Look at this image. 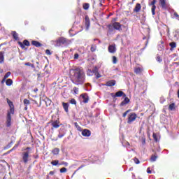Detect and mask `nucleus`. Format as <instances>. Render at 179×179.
I'll return each instance as SVG.
<instances>
[{
    "label": "nucleus",
    "mask_w": 179,
    "mask_h": 179,
    "mask_svg": "<svg viewBox=\"0 0 179 179\" xmlns=\"http://www.w3.org/2000/svg\"><path fill=\"white\" fill-rule=\"evenodd\" d=\"M49 174H50V176H54V174H55V172H54V171H50V172L49 173Z\"/></svg>",
    "instance_id": "obj_54"
},
{
    "label": "nucleus",
    "mask_w": 179,
    "mask_h": 179,
    "mask_svg": "<svg viewBox=\"0 0 179 179\" xmlns=\"http://www.w3.org/2000/svg\"><path fill=\"white\" fill-rule=\"evenodd\" d=\"M71 79L75 85L85 83V71L80 68L71 70Z\"/></svg>",
    "instance_id": "obj_1"
},
{
    "label": "nucleus",
    "mask_w": 179,
    "mask_h": 179,
    "mask_svg": "<svg viewBox=\"0 0 179 179\" xmlns=\"http://www.w3.org/2000/svg\"><path fill=\"white\" fill-rule=\"evenodd\" d=\"M80 97L83 99V103H88L89 102V96L87 94H83L80 95Z\"/></svg>",
    "instance_id": "obj_10"
},
{
    "label": "nucleus",
    "mask_w": 179,
    "mask_h": 179,
    "mask_svg": "<svg viewBox=\"0 0 179 179\" xmlns=\"http://www.w3.org/2000/svg\"><path fill=\"white\" fill-rule=\"evenodd\" d=\"M156 0H153L152 2H151V5H152V8H151V10H152V14L154 15H156V13H155V10H156Z\"/></svg>",
    "instance_id": "obj_11"
},
{
    "label": "nucleus",
    "mask_w": 179,
    "mask_h": 179,
    "mask_svg": "<svg viewBox=\"0 0 179 179\" xmlns=\"http://www.w3.org/2000/svg\"><path fill=\"white\" fill-rule=\"evenodd\" d=\"M22 160L25 164L29 162V152H24L22 153Z\"/></svg>",
    "instance_id": "obj_8"
},
{
    "label": "nucleus",
    "mask_w": 179,
    "mask_h": 179,
    "mask_svg": "<svg viewBox=\"0 0 179 179\" xmlns=\"http://www.w3.org/2000/svg\"><path fill=\"white\" fill-rule=\"evenodd\" d=\"M164 101H166V99H164V97H161L160 98V103H162V104H163V103L164 102Z\"/></svg>",
    "instance_id": "obj_45"
},
{
    "label": "nucleus",
    "mask_w": 179,
    "mask_h": 179,
    "mask_svg": "<svg viewBox=\"0 0 179 179\" xmlns=\"http://www.w3.org/2000/svg\"><path fill=\"white\" fill-rule=\"evenodd\" d=\"M108 50L110 54H114L115 52H116L117 48L115 47V44L110 45Z\"/></svg>",
    "instance_id": "obj_7"
},
{
    "label": "nucleus",
    "mask_w": 179,
    "mask_h": 179,
    "mask_svg": "<svg viewBox=\"0 0 179 179\" xmlns=\"http://www.w3.org/2000/svg\"><path fill=\"white\" fill-rule=\"evenodd\" d=\"M134 161L136 164H139V163H141L138 158H134Z\"/></svg>",
    "instance_id": "obj_38"
},
{
    "label": "nucleus",
    "mask_w": 179,
    "mask_h": 179,
    "mask_svg": "<svg viewBox=\"0 0 179 179\" xmlns=\"http://www.w3.org/2000/svg\"><path fill=\"white\" fill-rule=\"evenodd\" d=\"M85 26L86 30H89V27H90V20H89V17L85 16Z\"/></svg>",
    "instance_id": "obj_15"
},
{
    "label": "nucleus",
    "mask_w": 179,
    "mask_h": 179,
    "mask_svg": "<svg viewBox=\"0 0 179 179\" xmlns=\"http://www.w3.org/2000/svg\"><path fill=\"white\" fill-rule=\"evenodd\" d=\"M157 159V156L156 155H152L150 159L151 162H156Z\"/></svg>",
    "instance_id": "obj_33"
},
{
    "label": "nucleus",
    "mask_w": 179,
    "mask_h": 179,
    "mask_svg": "<svg viewBox=\"0 0 179 179\" xmlns=\"http://www.w3.org/2000/svg\"><path fill=\"white\" fill-rule=\"evenodd\" d=\"M60 173H66V168H62L60 169Z\"/></svg>",
    "instance_id": "obj_41"
},
{
    "label": "nucleus",
    "mask_w": 179,
    "mask_h": 179,
    "mask_svg": "<svg viewBox=\"0 0 179 179\" xmlns=\"http://www.w3.org/2000/svg\"><path fill=\"white\" fill-rule=\"evenodd\" d=\"M18 145H15L12 150H10V152H12V150H14V149H16V148H17Z\"/></svg>",
    "instance_id": "obj_55"
},
{
    "label": "nucleus",
    "mask_w": 179,
    "mask_h": 179,
    "mask_svg": "<svg viewBox=\"0 0 179 179\" xmlns=\"http://www.w3.org/2000/svg\"><path fill=\"white\" fill-rule=\"evenodd\" d=\"M52 153L53 155H58L59 153V149L58 148H55L53 150H52Z\"/></svg>",
    "instance_id": "obj_29"
},
{
    "label": "nucleus",
    "mask_w": 179,
    "mask_h": 179,
    "mask_svg": "<svg viewBox=\"0 0 179 179\" xmlns=\"http://www.w3.org/2000/svg\"><path fill=\"white\" fill-rule=\"evenodd\" d=\"M173 16H175V17H179V15L177 13H174Z\"/></svg>",
    "instance_id": "obj_53"
},
{
    "label": "nucleus",
    "mask_w": 179,
    "mask_h": 179,
    "mask_svg": "<svg viewBox=\"0 0 179 179\" xmlns=\"http://www.w3.org/2000/svg\"><path fill=\"white\" fill-rule=\"evenodd\" d=\"M27 149H30V148H27Z\"/></svg>",
    "instance_id": "obj_64"
},
{
    "label": "nucleus",
    "mask_w": 179,
    "mask_h": 179,
    "mask_svg": "<svg viewBox=\"0 0 179 179\" xmlns=\"http://www.w3.org/2000/svg\"><path fill=\"white\" fill-rule=\"evenodd\" d=\"M147 173H148V174H152V171H150V168H148V169H147Z\"/></svg>",
    "instance_id": "obj_51"
},
{
    "label": "nucleus",
    "mask_w": 179,
    "mask_h": 179,
    "mask_svg": "<svg viewBox=\"0 0 179 179\" xmlns=\"http://www.w3.org/2000/svg\"><path fill=\"white\" fill-rule=\"evenodd\" d=\"M141 8H142V7L141 6V4L137 3V4L136 5L135 8H134V12H139V10H141Z\"/></svg>",
    "instance_id": "obj_25"
},
{
    "label": "nucleus",
    "mask_w": 179,
    "mask_h": 179,
    "mask_svg": "<svg viewBox=\"0 0 179 179\" xmlns=\"http://www.w3.org/2000/svg\"><path fill=\"white\" fill-rule=\"evenodd\" d=\"M5 59V57L3 56V52H0V64H2Z\"/></svg>",
    "instance_id": "obj_26"
},
{
    "label": "nucleus",
    "mask_w": 179,
    "mask_h": 179,
    "mask_svg": "<svg viewBox=\"0 0 179 179\" xmlns=\"http://www.w3.org/2000/svg\"><path fill=\"white\" fill-rule=\"evenodd\" d=\"M23 44L24 45H27V47H29V45H30V43L27 40H24Z\"/></svg>",
    "instance_id": "obj_36"
},
{
    "label": "nucleus",
    "mask_w": 179,
    "mask_h": 179,
    "mask_svg": "<svg viewBox=\"0 0 179 179\" xmlns=\"http://www.w3.org/2000/svg\"><path fill=\"white\" fill-rule=\"evenodd\" d=\"M24 110H27V106H25Z\"/></svg>",
    "instance_id": "obj_58"
},
{
    "label": "nucleus",
    "mask_w": 179,
    "mask_h": 179,
    "mask_svg": "<svg viewBox=\"0 0 179 179\" xmlns=\"http://www.w3.org/2000/svg\"><path fill=\"white\" fill-rule=\"evenodd\" d=\"M136 117H138V115H136L135 113H131L128 115L127 124H132V122L136 120Z\"/></svg>",
    "instance_id": "obj_3"
},
{
    "label": "nucleus",
    "mask_w": 179,
    "mask_h": 179,
    "mask_svg": "<svg viewBox=\"0 0 179 179\" xmlns=\"http://www.w3.org/2000/svg\"><path fill=\"white\" fill-rule=\"evenodd\" d=\"M47 178H48V179L49 178V176H47Z\"/></svg>",
    "instance_id": "obj_63"
},
{
    "label": "nucleus",
    "mask_w": 179,
    "mask_h": 179,
    "mask_svg": "<svg viewBox=\"0 0 179 179\" xmlns=\"http://www.w3.org/2000/svg\"><path fill=\"white\" fill-rule=\"evenodd\" d=\"M142 68L141 67H137L134 69V72L135 73H136L137 75H138L139 73H141L142 72Z\"/></svg>",
    "instance_id": "obj_23"
},
{
    "label": "nucleus",
    "mask_w": 179,
    "mask_h": 179,
    "mask_svg": "<svg viewBox=\"0 0 179 179\" xmlns=\"http://www.w3.org/2000/svg\"><path fill=\"white\" fill-rule=\"evenodd\" d=\"M48 103H49V104H50L51 103V101H48Z\"/></svg>",
    "instance_id": "obj_61"
},
{
    "label": "nucleus",
    "mask_w": 179,
    "mask_h": 179,
    "mask_svg": "<svg viewBox=\"0 0 179 179\" xmlns=\"http://www.w3.org/2000/svg\"><path fill=\"white\" fill-rule=\"evenodd\" d=\"M65 166V167H68V162H62L60 164H59V166Z\"/></svg>",
    "instance_id": "obj_35"
},
{
    "label": "nucleus",
    "mask_w": 179,
    "mask_h": 179,
    "mask_svg": "<svg viewBox=\"0 0 179 179\" xmlns=\"http://www.w3.org/2000/svg\"><path fill=\"white\" fill-rule=\"evenodd\" d=\"M10 73H11L10 71H8V72H7L5 74V76H4V77H3V80H2V83H3V82H5V80H6V79H8V78H9L10 76Z\"/></svg>",
    "instance_id": "obj_19"
},
{
    "label": "nucleus",
    "mask_w": 179,
    "mask_h": 179,
    "mask_svg": "<svg viewBox=\"0 0 179 179\" xmlns=\"http://www.w3.org/2000/svg\"><path fill=\"white\" fill-rule=\"evenodd\" d=\"M31 44L35 47H41V43H40L38 41H34L31 42Z\"/></svg>",
    "instance_id": "obj_21"
},
{
    "label": "nucleus",
    "mask_w": 179,
    "mask_h": 179,
    "mask_svg": "<svg viewBox=\"0 0 179 179\" xmlns=\"http://www.w3.org/2000/svg\"><path fill=\"white\" fill-rule=\"evenodd\" d=\"M115 83H116L115 80H111L108 81L106 84H103V86H109V87L115 86Z\"/></svg>",
    "instance_id": "obj_12"
},
{
    "label": "nucleus",
    "mask_w": 179,
    "mask_h": 179,
    "mask_svg": "<svg viewBox=\"0 0 179 179\" xmlns=\"http://www.w3.org/2000/svg\"><path fill=\"white\" fill-rule=\"evenodd\" d=\"M71 104H76V100H75L74 99H72L70 101Z\"/></svg>",
    "instance_id": "obj_43"
},
{
    "label": "nucleus",
    "mask_w": 179,
    "mask_h": 179,
    "mask_svg": "<svg viewBox=\"0 0 179 179\" xmlns=\"http://www.w3.org/2000/svg\"><path fill=\"white\" fill-rule=\"evenodd\" d=\"M27 66H31V68H34V64L30 63V62H27L24 64Z\"/></svg>",
    "instance_id": "obj_34"
},
{
    "label": "nucleus",
    "mask_w": 179,
    "mask_h": 179,
    "mask_svg": "<svg viewBox=\"0 0 179 179\" xmlns=\"http://www.w3.org/2000/svg\"><path fill=\"white\" fill-rule=\"evenodd\" d=\"M75 125H76V127H78V123L76 122V123H75Z\"/></svg>",
    "instance_id": "obj_60"
},
{
    "label": "nucleus",
    "mask_w": 179,
    "mask_h": 179,
    "mask_svg": "<svg viewBox=\"0 0 179 179\" xmlns=\"http://www.w3.org/2000/svg\"><path fill=\"white\" fill-rule=\"evenodd\" d=\"M128 103H129V98L125 96L124 101L121 102L120 106H127V104H128Z\"/></svg>",
    "instance_id": "obj_16"
},
{
    "label": "nucleus",
    "mask_w": 179,
    "mask_h": 179,
    "mask_svg": "<svg viewBox=\"0 0 179 179\" xmlns=\"http://www.w3.org/2000/svg\"><path fill=\"white\" fill-rule=\"evenodd\" d=\"M129 113V110H127L126 112H124V113H123V117H127V115H128Z\"/></svg>",
    "instance_id": "obj_49"
},
{
    "label": "nucleus",
    "mask_w": 179,
    "mask_h": 179,
    "mask_svg": "<svg viewBox=\"0 0 179 179\" xmlns=\"http://www.w3.org/2000/svg\"><path fill=\"white\" fill-rule=\"evenodd\" d=\"M152 136H153V138L155 139V141H156V142H157V135H156V134L154 133Z\"/></svg>",
    "instance_id": "obj_46"
},
{
    "label": "nucleus",
    "mask_w": 179,
    "mask_h": 179,
    "mask_svg": "<svg viewBox=\"0 0 179 179\" xmlns=\"http://www.w3.org/2000/svg\"><path fill=\"white\" fill-rule=\"evenodd\" d=\"M159 5L162 6V9H167L169 3H167V0H159Z\"/></svg>",
    "instance_id": "obj_6"
},
{
    "label": "nucleus",
    "mask_w": 179,
    "mask_h": 179,
    "mask_svg": "<svg viewBox=\"0 0 179 179\" xmlns=\"http://www.w3.org/2000/svg\"><path fill=\"white\" fill-rule=\"evenodd\" d=\"M113 64H117V57H113Z\"/></svg>",
    "instance_id": "obj_39"
},
{
    "label": "nucleus",
    "mask_w": 179,
    "mask_h": 179,
    "mask_svg": "<svg viewBox=\"0 0 179 179\" xmlns=\"http://www.w3.org/2000/svg\"><path fill=\"white\" fill-rule=\"evenodd\" d=\"M175 36L178 37V34H177V31H176Z\"/></svg>",
    "instance_id": "obj_57"
},
{
    "label": "nucleus",
    "mask_w": 179,
    "mask_h": 179,
    "mask_svg": "<svg viewBox=\"0 0 179 179\" xmlns=\"http://www.w3.org/2000/svg\"><path fill=\"white\" fill-rule=\"evenodd\" d=\"M62 106H63V108L64 109V111H66V113H68L69 111L68 108H69V103L63 102Z\"/></svg>",
    "instance_id": "obj_17"
},
{
    "label": "nucleus",
    "mask_w": 179,
    "mask_h": 179,
    "mask_svg": "<svg viewBox=\"0 0 179 179\" xmlns=\"http://www.w3.org/2000/svg\"><path fill=\"white\" fill-rule=\"evenodd\" d=\"M12 35L13 38H15V40H19V35L17 34V33H16V31H13L12 32Z\"/></svg>",
    "instance_id": "obj_24"
},
{
    "label": "nucleus",
    "mask_w": 179,
    "mask_h": 179,
    "mask_svg": "<svg viewBox=\"0 0 179 179\" xmlns=\"http://www.w3.org/2000/svg\"><path fill=\"white\" fill-rule=\"evenodd\" d=\"M169 45L171 47V51H173V49L177 47V43H176V42H171L169 43Z\"/></svg>",
    "instance_id": "obj_22"
},
{
    "label": "nucleus",
    "mask_w": 179,
    "mask_h": 179,
    "mask_svg": "<svg viewBox=\"0 0 179 179\" xmlns=\"http://www.w3.org/2000/svg\"><path fill=\"white\" fill-rule=\"evenodd\" d=\"M12 113L8 112L7 113V117H6V124L7 127H10L12 125V116L10 115Z\"/></svg>",
    "instance_id": "obj_5"
},
{
    "label": "nucleus",
    "mask_w": 179,
    "mask_h": 179,
    "mask_svg": "<svg viewBox=\"0 0 179 179\" xmlns=\"http://www.w3.org/2000/svg\"><path fill=\"white\" fill-rule=\"evenodd\" d=\"M97 78H100V76H97Z\"/></svg>",
    "instance_id": "obj_62"
},
{
    "label": "nucleus",
    "mask_w": 179,
    "mask_h": 179,
    "mask_svg": "<svg viewBox=\"0 0 179 179\" xmlns=\"http://www.w3.org/2000/svg\"><path fill=\"white\" fill-rule=\"evenodd\" d=\"M110 96L113 97V99H115V97H117V96H115V94H114V93H111V94H110Z\"/></svg>",
    "instance_id": "obj_52"
},
{
    "label": "nucleus",
    "mask_w": 179,
    "mask_h": 179,
    "mask_svg": "<svg viewBox=\"0 0 179 179\" xmlns=\"http://www.w3.org/2000/svg\"><path fill=\"white\" fill-rule=\"evenodd\" d=\"M52 129H54V128H59V122L58 121H55L52 123Z\"/></svg>",
    "instance_id": "obj_18"
},
{
    "label": "nucleus",
    "mask_w": 179,
    "mask_h": 179,
    "mask_svg": "<svg viewBox=\"0 0 179 179\" xmlns=\"http://www.w3.org/2000/svg\"><path fill=\"white\" fill-rule=\"evenodd\" d=\"M18 44L21 47V48H24V43H22V42H18Z\"/></svg>",
    "instance_id": "obj_40"
},
{
    "label": "nucleus",
    "mask_w": 179,
    "mask_h": 179,
    "mask_svg": "<svg viewBox=\"0 0 179 179\" xmlns=\"http://www.w3.org/2000/svg\"><path fill=\"white\" fill-rule=\"evenodd\" d=\"M63 136H64V134H59L58 135V138H63Z\"/></svg>",
    "instance_id": "obj_56"
},
{
    "label": "nucleus",
    "mask_w": 179,
    "mask_h": 179,
    "mask_svg": "<svg viewBox=\"0 0 179 179\" xmlns=\"http://www.w3.org/2000/svg\"><path fill=\"white\" fill-rule=\"evenodd\" d=\"M30 104V101L29 99H24V105L29 106Z\"/></svg>",
    "instance_id": "obj_30"
},
{
    "label": "nucleus",
    "mask_w": 179,
    "mask_h": 179,
    "mask_svg": "<svg viewBox=\"0 0 179 179\" xmlns=\"http://www.w3.org/2000/svg\"><path fill=\"white\" fill-rule=\"evenodd\" d=\"M113 26L115 30H119V31L122 30V28H121V24L120 22H114Z\"/></svg>",
    "instance_id": "obj_9"
},
{
    "label": "nucleus",
    "mask_w": 179,
    "mask_h": 179,
    "mask_svg": "<svg viewBox=\"0 0 179 179\" xmlns=\"http://www.w3.org/2000/svg\"><path fill=\"white\" fill-rule=\"evenodd\" d=\"M141 143L142 145H145L146 144V138H145L144 137H143L141 138Z\"/></svg>",
    "instance_id": "obj_37"
},
{
    "label": "nucleus",
    "mask_w": 179,
    "mask_h": 179,
    "mask_svg": "<svg viewBox=\"0 0 179 179\" xmlns=\"http://www.w3.org/2000/svg\"><path fill=\"white\" fill-rule=\"evenodd\" d=\"M157 61L158 62H162V59L160 58V56H159V55H157Z\"/></svg>",
    "instance_id": "obj_47"
},
{
    "label": "nucleus",
    "mask_w": 179,
    "mask_h": 179,
    "mask_svg": "<svg viewBox=\"0 0 179 179\" xmlns=\"http://www.w3.org/2000/svg\"><path fill=\"white\" fill-rule=\"evenodd\" d=\"M51 164L52 166H58V164H59V161L58 160H54L51 162Z\"/></svg>",
    "instance_id": "obj_28"
},
{
    "label": "nucleus",
    "mask_w": 179,
    "mask_h": 179,
    "mask_svg": "<svg viewBox=\"0 0 179 179\" xmlns=\"http://www.w3.org/2000/svg\"><path fill=\"white\" fill-rule=\"evenodd\" d=\"M82 135H83V136L89 137V136H90V135H92V133L90 132V131L89 129H85L82 131Z\"/></svg>",
    "instance_id": "obj_13"
},
{
    "label": "nucleus",
    "mask_w": 179,
    "mask_h": 179,
    "mask_svg": "<svg viewBox=\"0 0 179 179\" xmlns=\"http://www.w3.org/2000/svg\"><path fill=\"white\" fill-rule=\"evenodd\" d=\"M45 52L47 55H51V52L50 51V50H46Z\"/></svg>",
    "instance_id": "obj_50"
},
{
    "label": "nucleus",
    "mask_w": 179,
    "mask_h": 179,
    "mask_svg": "<svg viewBox=\"0 0 179 179\" xmlns=\"http://www.w3.org/2000/svg\"><path fill=\"white\" fill-rule=\"evenodd\" d=\"M122 96L123 97H127V94H125L122 91H118L115 93L116 97H122Z\"/></svg>",
    "instance_id": "obj_14"
},
{
    "label": "nucleus",
    "mask_w": 179,
    "mask_h": 179,
    "mask_svg": "<svg viewBox=\"0 0 179 179\" xmlns=\"http://www.w3.org/2000/svg\"><path fill=\"white\" fill-rule=\"evenodd\" d=\"M96 48H97V46H96V45H92L91 46V51H92V52H94V51H96Z\"/></svg>",
    "instance_id": "obj_31"
},
{
    "label": "nucleus",
    "mask_w": 179,
    "mask_h": 179,
    "mask_svg": "<svg viewBox=\"0 0 179 179\" xmlns=\"http://www.w3.org/2000/svg\"><path fill=\"white\" fill-rule=\"evenodd\" d=\"M13 84V81L12 80V79L8 78V79L6 80V85L7 86H12Z\"/></svg>",
    "instance_id": "obj_20"
},
{
    "label": "nucleus",
    "mask_w": 179,
    "mask_h": 179,
    "mask_svg": "<svg viewBox=\"0 0 179 179\" xmlns=\"http://www.w3.org/2000/svg\"><path fill=\"white\" fill-rule=\"evenodd\" d=\"M73 90H74V93H76V94H78V93L79 92V89H78V87H74Z\"/></svg>",
    "instance_id": "obj_42"
},
{
    "label": "nucleus",
    "mask_w": 179,
    "mask_h": 179,
    "mask_svg": "<svg viewBox=\"0 0 179 179\" xmlns=\"http://www.w3.org/2000/svg\"><path fill=\"white\" fill-rule=\"evenodd\" d=\"M71 43V41L61 37L55 41V47H61V45H69Z\"/></svg>",
    "instance_id": "obj_2"
},
{
    "label": "nucleus",
    "mask_w": 179,
    "mask_h": 179,
    "mask_svg": "<svg viewBox=\"0 0 179 179\" xmlns=\"http://www.w3.org/2000/svg\"><path fill=\"white\" fill-rule=\"evenodd\" d=\"M87 75H89V76H92L93 75V72H92V71H90V70H88Z\"/></svg>",
    "instance_id": "obj_48"
},
{
    "label": "nucleus",
    "mask_w": 179,
    "mask_h": 179,
    "mask_svg": "<svg viewBox=\"0 0 179 179\" xmlns=\"http://www.w3.org/2000/svg\"><path fill=\"white\" fill-rule=\"evenodd\" d=\"M7 103L10 107V110L8 113H11L12 115L15 114V106H13V103L7 99Z\"/></svg>",
    "instance_id": "obj_4"
},
{
    "label": "nucleus",
    "mask_w": 179,
    "mask_h": 179,
    "mask_svg": "<svg viewBox=\"0 0 179 179\" xmlns=\"http://www.w3.org/2000/svg\"><path fill=\"white\" fill-rule=\"evenodd\" d=\"M178 98H179V90H178Z\"/></svg>",
    "instance_id": "obj_59"
},
{
    "label": "nucleus",
    "mask_w": 179,
    "mask_h": 179,
    "mask_svg": "<svg viewBox=\"0 0 179 179\" xmlns=\"http://www.w3.org/2000/svg\"><path fill=\"white\" fill-rule=\"evenodd\" d=\"M79 59V54L75 53L74 54V59Z\"/></svg>",
    "instance_id": "obj_44"
},
{
    "label": "nucleus",
    "mask_w": 179,
    "mask_h": 179,
    "mask_svg": "<svg viewBox=\"0 0 179 179\" xmlns=\"http://www.w3.org/2000/svg\"><path fill=\"white\" fill-rule=\"evenodd\" d=\"M89 3H85L83 4V9H85V10H87V9H89Z\"/></svg>",
    "instance_id": "obj_32"
},
{
    "label": "nucleus",
    "mask_w": 179,
    "mask_h": 179,
    "mask_svg": "<svg viewBox=\"0 0 179 179\" xmlns=\"http://www.w3.org/2000/svg\"><path fill=\"white\" fill-rule=\"evenodd\" d=\"M175 108H176V104L171 103V104L169 105V109L171 111H173V110H175Z\"/></svg>",
    "instance_id": "obj_27"
}]
</instances>
